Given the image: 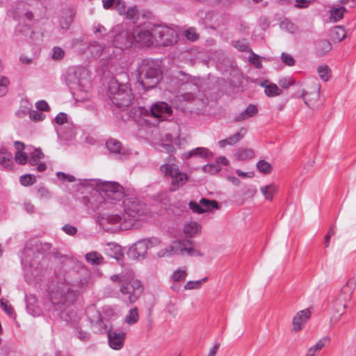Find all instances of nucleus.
Here are the masks:
<instances>
[{
  "instance_id": "nucleus-1",
  "label": "nucleus",
  "mask_w": 356,
  "mask_h": 356,
  "mask_svg": "<svg viewBox=\"0 0 356 356\" xmlns=\"http://www.w3.org/2000/svg\"><path fill=\"white\" fill-rule=\"evenodd\" d=\"M124 212L122 216L111 213L103 216L101 224L106 229L115 232L119 229H129L139 225L145 218L144 206L136 200L127 199L123 202Z\"/></svg>"
},
{
  "instance_id": "nucleus-2",
  "label": "nucleus",
  "mask_w": 356,
  "mask_h": 356,
  "mask_svg": "<svg viewBox=\"0 0 356 356\" xmlns=\"http://www.w3.org/2000/svg\"><path fill=\"white\" fill-rule=\"evenodd\" d=\"M76 286L64 281L53 282L49 287V296L55 305H69L76 299Z\"/></svg>"
},
{
  "instance_id": "nucleus-3",
  "label": "nucleus",
  "mask_w": 356,
  "mask_h": 356,
  "mask_svg": "<svg viewBox=\"0 0 356 356\" xmlns=\"http://www.w3.org/2000/svg\"><path fill=\"white\" fill-rule=\"evenodd\" d=\"M161 73L155 65L147 60H143L138 68V80L145 90L155 88L159 83Z\"/></svg>"
},
{
  "instance_id": "nucleus-4",
  "label": "nucleus",
  "mask_w": 356,
  "mask_h": 356,
  "mask_svg": "<svg viewBox=\"0 0 356 356\" xmlns=\"http://www.w3.org/2000/svg\"><path fill=\"white\" fill-rule=\"evenodd\" d=\"M111 279L113 282H119L121 293L130 303L135 302L143 291V286L138 280L118 275H112Z\"/></svg>"
},
{
  "instance_id": "nucleus-5",
  "label": "nucleus",
  "mask_w": 356,
  "mask_h": 356,
  "mask_svg": "<svg viewBox=\"0 0 356 356\" xmlns=\"http://www.w3.org/2000/svg\"><path fill=\"white\" fill-rule=\"evenodd\" d=\"M90 87V72L84 67H79L74 72V77L71 83L73 95L79 101L88 98V90Z\"/></svg>"
},
{
  "instance_id": "nucleus-6",
  "label": "nucleus",
  "mask_w": 356,
  "mask_h": 356,
  "mask_svg": "<svg viewBox=\"0 0 356 356\" xmlns=\"http://www.w3.org/2000/svg\"><path fill=\"white\" fill-rule=\"evenodd\" d=\"M108 91L112 102L118 107L124 108L131 104L133 94L129 85L112 81L109 84Z\"/></svg>"
},
{
  "instance_id": "nucleus-7",
  "label": "nucleus",
  "mask_w": 356,
  "mask_h": 356,
  "mask_svg": "<svg viewBox=\"0 0 356 356\" xmlns=\"http://www.w3.org/2000/svg\"><path fill=\"white\" fill-rule=\"evenodd\" d=\"M154 40L160 45H172L177 42L176 32L168 26H154Z\"/></svg>"
},
{
  "instance_id": "nucleus-8",
  "label": "nucleus",
  "mask_w": 356,
  "mask_h": 356,
  "mask_svg": "<svg viewBox=\"0 0 356 356\" xmlns=\"http://www.w3.org/2000/svg\"><path fill=\"white\" fill-rule=\"evenodd\" d=\"M134 41L143 46L149 47L154 40V27L149 26H137L133 31Z\"/></svg>"
},
{
  "instance_id": "nucleus-9",
  "label": "nucleus",
  "mask_w": 356,
  "mask_h": 356,
  "mask_svg": "<svg viewBox=\"0 0 356 356\" xmlns=\"http://www.w3.org/2000/svg\"><path fill=\"white\" fill-rule=\"evenodd\" d=\"M99 188L104 193L106 200L118 201L122 200L124 195L122 186L117 182L104 181L101 183Z\"/></svg>"
},
{
  "instance_id": "nucleus-10",
  "label": "nucleus",
  "mask_w": 356,
  "mask_h": 356,
  "mask_svg": "<svg viewBox=\"0 0 356 356\" xmlns=\"http://www.w3.org/2000/svg\"><path fill=\"white\" fill-rule=\"evenodd\" d=\"M320 88V85L315 83L312 86L307 87L302 94L305 104L312 109H316L321 105Z\"/></svg>"
},
{
  "instance_id": "nucleus-11",
  "label": "nucleus",
  "mask_w": 356,
  "mask_h": 356,
  "mask_svg": "<svg viewBox=\"0 0 356 356\" xmlns=\"http://www.w3.org/2000/svg\"><path fill=\"white\" fill-rule=\"evenodd\" d=\"M188 205L189 208L193 212L199 214L219 209L217 201L209 200L205 198L201 199L198 203L196 202H191Z\"/></svg>"
},
{
  "instance_id": "nucleus-12",
  "label": "nucleus",
  "mask_w": 356,
  "mask_h": 356,
  "mask_svg": "<svg viewBox=\"0 0 356 356\" xmlns=\"http://www.w3.org/2000/svg\"><path fill=\"white\" fill-rule=\"evenodd\" d=\"M126 337V333L122 330L110 329L108 330L109 346L113 350L122 348Z\"/></svg>"
},
{
  "instance_id": "nucleus-13",
  "label": "nucleus",
  "mask_w": 356,
  "mask_h": 356,
  "mask_svg": "<svg viewBox=\"0 0 356 356\" xmlns=\"http://www.w3.org/2000/svg\"><path fill=\"white\" fill-rule=\"evenodd\" d=\"M134 42L133 33L128 31H122L113 40V46L121 49L130 47Z\"/></svg>"
},
{
  "instance_id": "nucleus-14",
  "label": "nucleus",
  "mask_w": 356,
  "mask_h": 356,
  "mask_svg": "<svg viewBox=\"0 0 356 356\" xmlns=\"http://www.w3.org/2000/svg\"><path fill=\"white\" fill-rule=\"evenodd\" d=\"M310 317L311 311L309 309L298 312L293 318V330L295 332L302 330Z\"/></svg>"
},
{
  "instance_id": "nucleus-15",
  "label": "nucleus",
  "mask_w": 356,
  "mask_h": 356,
  "mask_svg": "<svg viewBox=\"0 0 356 356\" xmlns=\"http://www.w3.org/2000/svg\"><path fill=\"white\" fill-rule=\"evenodd\" d=\"M149 241L146 240H141L136 242L128 252L129 257L136 259L140 257H144L147 254L149 248Z\"/></svg>"
},
{
  "instance_id": "nucleus-16",
  "label": "nucleus",
  "mask_w": 356,
  "mask_h": 356,
  "mask_svg": "<svg viewBox=\"0 0 356 356\" xmlns=\"http://www.w3.org/2000/svg\"><path fill=\"white\" fill-rule=\"evenodd\" d=\"M347 307V303L341 300L339 298H336L332 305V316L331 317V322L337 323L340 317L345 313Z\"/></svg>"
},
{
  "instance_id": "nucleus-17",
  "label": "nucleus",
  "mask_w": 356,
  "mask_h": 356,
  "mask_svg": "<svg viewBox=\"0 0 356 356\" xmlns=\"http://www.w3.org/2000/svg\"><path fill=\"white\" fill-rule=\"evenodd\" d=\"M151 114L157 118H167L172 113L171 108L165 102H157L151 107Z\"/></svg>"
},
{
  "instance_id": "nucleus-18",
  "label": "nucleus",
  "mask_w": 356,
  "mask_h": 356,
  "mask_svg": "<svg viewBox=\"0 0 356 356\" xmlns=\"http://www.w3.org/2000/svg\"><path fill=\"white\" fill-rule=\"evenodd\" d=\"M356 287V281L355 279H350L346 284L341 288L340 292L337 296L341 300L348 304L352 298L353 291Z\"/></svg>"
},
{
  "instance_id": "nucleus-19",
  "label": "nucleus",
  "mask_w": 356,
  "mask_h": 356,
  "mask_svg": "<svg viewBox=\"0 0 356 356\" xmlns=\"http://www.w3.org/2000/svg\"><path fill=\"white\" fill-rule=\"evenodd\" d=\"M213 153L206 147H197L182 154L183 159H189L191 157L209 159L213 157Z\"/></svg>"
},
{
  "instance_id": "nucleus-20",
  "label": "nucleus",
  "mask_w": 356,
  "mask_h": 356,
  "mask_svg": "<svg viewBox=\"0 0 356 356\" xmlns=\"http://www.w3.org/2000/svg\"><path fill=\"white\" fill-rule=\"evenodd\" d=\"M170 178L172 179L170 189L175 191L187 182L188 176L187 174L181 172L179 169L175 173V175H173Z\"/></svg>"
},
{
  "instance_id": "nucleus-21",
  "label": "nucleus",
  "mask_w": 356,
  "mask_h": 356,
  "mask_svg": "<svg viewBox=\"0 0 356 356\" xmlns=\"http://www.w3.org/2000/svg\"><path fill=\"white\" fill-rule=\"evenodd\" d=\"M202 226L197 222L190 221L186 222L184 227L183 232L187 237H194L196 234L201 232Z\"/></svg>"
},
{
  "instance_id": "nucleus-22",
  "label": "nucleus",
  "mask_w": 356,
  "mask_h": 356,
  "mask_svg": "<svg viewBox=\"0 0 356 356\" xmlns=\"http://www.w3.org/2000/svg\"><path fill=\"white\" fill-rule=\"evenodd\" d=\"M15 147L16 149V153L15 154V160L16 163L20 165H24L27 162L28 156L26 153L23 151L25 148V145L23 143L16 141L14 143Z\"/></svg>"
},
{
  "instance_id": "nucleus-23",
  "label": "nucleus",
  "mask_w": 356,
  "mask_h": 356,
  "mask_svg": "<svg viewBox=\"0 0 356 356\" xmlns=\"http://www.w3.org/2000/svg\"><path fill=\"white\" fill-rule=\"evenodd\" d=\"M87 50L90 54L91 57L97 58L102 55L104 51L105 50V45L98 42L94 41L87 47Z\"/></svg>"
},
{
  "instance_id": "nucleus-24",
  "label": "nucleus",
  "mask_w": 356,
  "mask_h": 356,
  "mask_svg": "<svg viewBox=\"0 0 356 356\" xmlns=\"http://www.w3.org/2000/svg\"><path fill=\"white\" fill-rule=\"evenodd\" d=\"M257 112V106L253 104H250L244 111L236 115L234 120L236 122L243 121L255 116Z\"/></svg>"
},
{
  "instance_id": "nucleus-25",
  "label": "nucleus",
  "mask_w": 356,
  "mask_h": 356,
  "mask_svg": "<svg viewBox=\"0 0 356 356\" xmlns=\"http://www.w3.org/2000/svg\"><path fill=\"white\" fill-rule=\"evenodd\" d=\"M261 86L264 88L265 94L270 97L279 96L282 90L275 83H268L267 81L262 82Z\"/></svg>"
},
{
  "instance_id": "nucleus-26",
  "label": "nucleus",
  "mask_w": 356,
  "mask_h": 356,
  "mask_svg": "<svg viewBox=\"0 0 356 356\" xmlns=\"http://www.w3.org/2000/svg\"><path fill=\"white\" fill-rule=\"evenodd\" d=\"M106 253L111 257L119 261L123 257L122 248L116 243H108L106 249Z\"/></svg>"
},
{
  "instance_id": "nucleus-27",
  "label": "nucleus",
  "mask_w": 356,
  "mask_h": 356,
  "mask_svg": "<svg viewBox=\"0 0 356 356\" xmlns=\"http://www.w3.org/2000/svg\"><path fill=\"white\" fill-rule=\"evenodd\" d=\"M346 9L343 6H334L330 9V19L333 22H337L341 20L344 14L346 13Z\"/></svg>"
},
{
  "instance_id": "nucleus-28",
  "label": "nucleus",
  "mask_w": 356,
  "mask_h": 356,
  "mask_svg": "<svg viewBox=\"0 0 356 356\" xmlns=\"http://www.w3.org/2000/svg\"><path fill=\"white\" fill-rule=\"evenodd\" d=\"M189 241H174L171 242L170 245L172 246V250L175 255L177 254H186L188 245H190Z\"/></svg>"
},
{
  "instance_id": "nucleus-29",
  "label": "nucleus",
  "mask_w": 356,
  "mask_h": 356,
  "mask_svg": "<svg viewBox=\"0 0 356 356\" xmlns=\"http://www.w3.org/2000/svg\"><path fill=\"white\" fill-rule=\"evenodd\" d=\"M179 170V166L174 163H166L160 166L161 173L165 177H170Z\"/></svg>"
},
{
  "instance_id": "nucleus-30",
  "label": "nucleus",
  "mask_w": 356,
  "mask_h": 356,
  "mask_svg": "<svg viewBox=\"0 0 356 356\" xmlns=\"http://www.w3.org/2000/svg\"><path fill=\"white\" fill-rule=\"evenodd\" d=\"M260 191L266 200L273 201L274 194L277 191V187L275 184H270L261 187Z\"/></svg>"
},
{
  "instance_id": "nucleus-31",
  "label": "nucleus",
  "mask_w": 356,
  "mask_h": 356,
  "mask_svg": "<svg viewBox=\"0 0 356 356\" xmlns=\"http://www.w3.org/2000/svg\"><path fill=\"white\" fill-rule=\"evenodd\" d=\"M188 275L186 268H179L174 270L170 276V282H181L185 281Z\"/></svg>"
},
{
  "instance_id": "nucleus-32",
  "label": "nucleus",
  "mask_w": 356,
  "mask_h": 356,
  "mask_svg": "<svg viewBox=\"0 0 356 356\" xmlns=\"http://www.w3.org/2000/svg\"><path fill=\"white\" fill-rule=\"evenodd\" d=\"M16 34L20 40H24L29 42L32 40L33 32L29 26L25 25L19 27L16 31Z\"/></svg>"
},
{
  "instance_id": "nucleus-33",
  "label": "nucleus",
  "mask_w": 356,
  "mask_h": 356,
  "mask_svg": "<svg viewBox=\"0 0 356 356\" xmlns=\"http://www.w3.org/2000/svg\"><path fill=\"white\" fill-rule=\"evenodd\" d=\"M254 156V152L250 148H241L238 149L234 155V158L237 161H245L250 159Z\"/></svg>"
},
{
  "instance_id": "nucleus-34",
  "label": "nucleus",
  "mask_w": 356,
  "mask_h": 356,
  "mask_svg": "<svg viewBox=\"0 0 356 356\" xmlns=\"http://www.w3.org/2000/svg\"><path fill=\"white\" fill-rule=\"evenodd\" d=\"M0 165L8 169L13 165L12 154L5 149L0 150Z\"/></svg>"
},
{
  "instance_id": "nucleus-35",
  "label": "nucleus",
  "mask_w": 356,
  "mask_h": 356,
  "mask_svg": "<svg viewBox=\"0 0 356 356\" xmlns=\"http://www.w3.org/2000/svg\"><path fill=\"white\" fill-rule=\"evenodd\" d=\"M346 37V31L342 26H335L331 31V38L333 41L339 42L344 40Z\"/></svg>"
},
{
  "instance_id": "nucleus-36",
  "label": "nucleus",
  "mask_w": 356,
  "mask_h": 356,
  "mask_svg": "<svg viewBox=\"0 0 356 356\" xmlns=\"http://www.w3.org/2000/svg\"><path fill=\"white\" fill-rule=\"evenodd\" d=\"M120 310L116 306H104L102 309V314L107 320L113 319L118 316Z\"/></svg>"
},
{
  "instance_id": "nucleus-37",
  "label": "nucleus",
  "mask_w": 356,
  "mask_h": 356,
  "mask_svg": "<svg viewBox=\"0 0 356 356\" xmlns=\"http://www.w3.org/2000/svg\"><path fill=\"white\" fill-rule=\"evenodd\" d=\"M85 257L87 262L91 265H99L103 261V257L95 251L87 253Z\"/></svg>"
},
{
  "instance_id": "nucleus-38",
  "label": "nucleus",
  "mask_w": 356,
  "mask_h": 356,
  "mask_svg": "<svg viewBox=\"0 0 356 356\" xmlns=\"http://www.w3.org/2000/svg\"><path fill=\"white\" fill-rule=\"evenodd\" d=\"M316 48L317 54L323 56L332 49V44L328 40H321L316 44Z\"/></svg>"
},
{
  "instance_id": "nucleus-39",
  "label": "nucleus",
  "mask_w": 356,
  "mask_h": 356,
  "mask_svg": "<svg viewBox=\"0 0 356 356\" xmlns=\"http://www.w3.org/2000/svg\"><path fill=\"white\" fill-rule=\"evenodd\" d=\"M139 320V314L136 307L129 310L127 314L124 317V321L128 325L136 323Z\"/></svg>"
},
{
  "instance_id": "nucleus-40",
  "label": "nucleus",
  "mask_w": 356,
  "mask_h": 356,
  "mask_svg": "<svg viewBox=\"0 0 356 356\" xmlns=\"http://www.w3.org/2000/svg\"><path fill=\"white\" fill-rule=\"evenodd\" d=\"M318 74L321 80L327 81L331 76V70L326 65H322L317 68Z\"/></svg>"
},
{
  "instance_id": "nucleus-41",
  "label": "nucleus",
  "mask_w": 356,
  "mask_h": 356,
  "mask_svg": "<svg viewBox=\"0 0 356 356\" xmlns=\"http://www.w3.org/2000/svg\"><path fill=\"white\" fill-rule=\"evenodd\" d=\"M246 129L241 128L235 134L227 138L229 145H234L238 143L245 135Z\"/></svg>"
},
{
  "instance_id": "nucleus-42",
  "label": "nucleus",
  "mask_w": 356,
  "mask_h": 356,
  "mask_svg": "<svg viewBox=\"0 0 356 356\" xmlns=\"http://www.w3.org/2000/svg\"><path fill=\"white\" fill-rule=\"evenodd\" d=\"M29 154V161L32 165H37L40 160L44 157V154L40 149H34Z\"/></svg>"
},
{
  "instance_id": "nucleus-43",
  "label": "nucleus",
  "mask_w": 356,
  "mask_h": 356,
  "mask_svg": "<svg viewBox=\"0 0 356 356\" xmlns=\"http://www.w3.org/2000/svg\"><path fill=\"white\" fill-rule=\"evenodd\" d=\"M207 277H204L202 280L196 281H188L185 284L184 289L186 290H193L200 289L202 286V285L207 282Z\"/></svg>"
},
{
  "instance_id": "nucleus-44",
  "label": "nucleus",
  "mask_w": 356,
  "mask_h": 356,
  "mask_svg": "<svg viewBox=\"0 0 356 356\" xmlns=\"http://www.w3.org/2000/svg\"><path fill=\"white\" fill-rule=\"evenodd\" d=\"M106 147L111 152L119 153L121 149V143L115 139H109L106 142Z\"/></svg>"
},
{
  "instance_id": "nucleus-45",
  "label": "nucleus",
  "mask_w": 356,
  "mask_h": 356,
  "mask_svg": "<svg viewBox=\"0 0 356 356\" xmlns=\"http://www.w3.org/2000/svg\"><path fill=\"white\" fill-rule=\"evenodd\" d=\"M202 170L211 175H215L221 170V167L218 163H209L202 167Z\"/></svg>"
},
{
  "instance_id": "nucleus-46",
  "label": "nucleus",
  "mask_w": 356,
  "mask_h": 356,
  "mask_svg": "<svg viewBox=\"0 0 356 356\" xmlns=\"http://www.w3.org/2000/svg\"><path fill=\"white\" fill-rule=\"evenodd\" d=\"M257 167L259 171L264 174H268L272 170L271 165L264 160L259 161L257 164Z\"/></svg>"
},
{
  "instance_id": "nucleus-47",
  "label": "nucleus",
  "mask_w": 356,
  "mask_h": 356,
  "mask_svg": "<svg viewBox=\"0 0 356 356\" xmlns=\"http://www.w3.org/2000/svg\"><path fill=\"white\" fill-rule=\"evenodd\" d=\"M329 342L330 339L324 337L319 339L315 345L311 346L309 348L313 351L316 352V353H318Z\"/></svg>"
},
{
  "instance_id": "nucleus-48",
  "label": "nucleus",
  "mask_w": 356,
  "mask_h": 356,
  "mask_svg": "<svg viewBox=\"0 0 356 356\" xmlns=\"http://www.w3.org/2000/svg\"><path fill=\"white\" fill-rule=\"evenodd\" d=\"M156 255H157V257H159L160 258H163V257H170L175 256V254L172 250V246L170 244L168 246L158 251V252L156 253Z\"/></svg>"
},
{
  "instance_id": "nucleus-49",
  "label": "nucleus",
  "mask_w": 356,
  "mask_h": 356,
  "mask_svg": "<svg viewBox=\"0 0 356 356\" xmlns=\"http://www.w3.org/2000/svg\"><path fill=\"white\" fill-rule=\"evenodd\" d=\"M19 181H20V183L22 184V185L27 186L33 185L35 182L36 179L34 175H25L21 176Z\"/></svg>"
},
{
  "instance_id": "nucleus-50",
  "label": "nucleus",
  "mask_w": 356,
  "mask_h": 356,
  "mask_svg": "<svg viewBox=\"0 0 356 356\" xmlns=\"http://www.w3.org/2000/svg\"><path fill=\"white\" fill-rule=\"evenodd\" d=\"M280 58L282 62L287 66L291 67L296 63L294 58L291 54L282 53Z\"/></svg>"
},
{
  "instance_id": "nucleus-51",
  "label": "nucleus",
  "mask_w": 356,
  "mask_h": 356,
  "mask_svg": "<svg viewBox=\"0 0 356 356\" xmlns=\"http://www.w3.org/2000/svg\"><path fill=\"white\" fill-rule=\"evenodd\" d=\"M8 79L0 75V97L3 96L8 92Z\"/></svg>"
},
{
  "instance_id": "nucleus-52",
  "label": "nucleus",
  "mask_w": 356,
  "mask_h": 356,
  "mask_svg": "<svg viewBox=\"0 0 356 356\" xmlns=\"http://www.w3.org/2000/svg\"><path fill=\"white\" fill-rule=\"evenodd\" d=\"M185 36L191 41H195L199 38V35L193 28H190L185 31Z\"/></svg>"
},
{
  "instance_id": "nucleus-53",
  "label": "nucleus",
  "mask_w": 356,
  "mask_h": 356,
  "mask_svg": "<svg viewBox=\"0 0 356 356\" xmlns=\"http://www.w3.org/2000/svg\"><path fill=\"white\" fill-rule=\"evenodd\" d=\"M37 195L40 199H49L51 197L50 192L44 187H40L37 190Z\"/></svg>"
},
{
  "instance_id": "nucleus-54",
  "label": "nucleus",
  "mask_w": 356,
  "mask_h": 356,
  "mask_svg": "<svg viewBox=\"0 0 356 356\" xmlns=\"http://www.w3.org/2000/svg\"><path fill=\"white\" fill-rule=\"evenodd\" d=\"M186 254L191 257H202L204 254L199 250L188 245Z\"/></svg>"
},
{
  "instance_id": "nucleus-55",
  "label": "nucleus",
  "mask_w": 356,
  "mask_h": 356,
  "mask_svg": "<svg viewBox=\"0 0 356 356\" xmlns=\"http://www.w3.org/2000/svg\"><path fill=\"white\" fill-rule=\"evenodd\" d=\"M29 117L32 120L38 122L43 120L45 115L38 111L33 110L29 112Z\"/></svg>"
},
{
  "instance_id": "nucleus-56",
  "label": "nucleus",
  "mask_w": 356,
  "mask_h": 356,
  "mask_svg": "<svg viewBox=\"0 0 356 356\" xmlns=\"http://www.w3.org/2000/svg\"><path fill=\"white\" fill-rule=\"evenodd\" d=\"M65 56V51L60 47H56L53 49L52 58L54 60H60Z\"/></svg>"
},
{
  "instance_id": "nucleus-57",
  "label": "nucleus",
  "mask_w": 356,
  "mask_h": 356,
  "mask_svg": "<svg viewBox=\"0 0 356 356\" xmlns=\"http://www.w3.org/2000/svg\"><path fill=\"white\" fill-rule=\"evenodd\" d=\"M114 8L117 10L120 15H122L125 13V3L122 0H114Z\"/></svg>"
},
{
  "instance_id": "nucleus-58",
  "label": "nucleus",
  "mask_w": 356,
  "mask_h": 356,
  "mask_svg": "<svg viewBox=\"0 0 356 356\" xmlns=\"http://www.w3.org/2000/svg\"><path fill=\"white\" fill-rule=\"evenodd\" d=\"M0 305L1 308L4 310L6 313L8 314H11L13 312V309L12 306L7 301H4L3 300H0Z\"/></svg>"
},
{
  "instance_id": "nucleus-59",
  "label": "nucleus",
  "mask_w": 356,
  "mask_h": 356,
  "mask_svg": "<svg viewBox=\"0 0 356 356\" xmlns=\"http://www.w3.org/2000/svg\"><path fill=\"white\" fill-rule=\"evenodd\" d=\"M235 48L238 49L240 51H245L248 49V44L245 40H238L234 44Z\"/></svg>"
},
{
  "instance_id": "nucleus-60",
  "label": "nucleus",
  "mask_w": 356,
  "mask_h": 356,
  "mask_svg": "<svg viewBox=\"0 0 356 356\" xmlns=\"http://www.w3.org/2000/svg\"><path fill=\"white\" fill-rule=\"evenodd\" d=\"M56 175H57V177L59 179L67 181L68 182H73V181H75V178H74V176L70 175H67V174H65L64 172H57Z\"/></svg>"
},
{
  "instance_id": "nucleus-61",
  "label": "nucleus",
  "mask_w": 356,
  "mask_h": 356,
  "mask_svg": "<svg viewBox=\"0 0 356 356\" xmlns=\"http://www.w3.org/2000/svg\"><path fill=\"white\" fill-rule=\"evenodd\" d=\"M63 230L69 235L73 236L74 235L76 232L77 229L76 227L72 226L70 225H65L63 227Z\"/></svg>"
},
{
  "instance_id": "nucleus-62",
  "label": "nucleus",
  "mask_w": 356,
  "mask_h": 356,
  "mask_svg": "<svg viewBox=\"0 0 356 356\" xmlns=\"http://www.w3.org/2000/svg\"><path fill=\"white\" fill-rule=\"evenodd\" d=\"M35 107L37 109L40 111H47L49 110V106L47 102H45L44 100H40L36 102Z\"/></svg>"
},
{
  "instance_id": "nucleus-63",
  "label": "nucleus",
  "mask_w": 356,
  "mask_h": 356,
  "mask_svg": "<svg viewBox=\"0 0 356 356\" xmlns=\"http://www.w3.org/2000/svg\"><path fill=\"white\" fill-rule=\"evenodd\" d=\"M67 120V116L64 113H58L56 117L55 118V122L58 124H63L65 122H66Z\"/></svg>"
},
{
  "instance_id": "nucleus-64",
  "label": "nucleus",
  "mask_w": 356,
  "mask_h": 356,
  "mask_svg": "<svg viewBox=\"0 0 356 356\" xmlns=\"http://www.w3.org/2000/svg\"><path fill=\"white\" fill-rule=\"evenodd\" d=\"M138 14V11L136 8H129L126 12L127 18L129 19H134Z\"/></svg>"
}]
</instances>
